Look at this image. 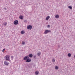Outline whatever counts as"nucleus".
I'll list each match as a JSON object with an SVG mask.
<instances>
[{
	"mask_svg": "<svg viewBox=\"0 0 75 75\" xmlns=\"http://www.w3.org/2000/svg\"><path fill=\"white\" fill-rule=\"evenodd\" d=\"M74 57L75 58V55H74Z\"/></svg>",
	"mask_w": 75,
	"mask_h": 75,
	"instance_id": "cd10ccee",
	"label": "nucleus"
},
{
	"mask_svg": "<svg viewBox=\"0 0 75 75\" xmlns=\"http://www.w3.org/2000/svg\"><path fill=\"white\" fill-rule=\"evenodd\" d=\"M35 74L36 75H38V74H39V72H38V71H36L35 72Z\"/></svg>",
	"mask_w": 75,
	"mask_h": 75,
	"instance_id": "ddd939ff",
	"label": "nucleus"
},
{
	"mask_svg": "<svg viewBox=\"0 0 75 75\" xmlns=\"http://www.w3.org/2000/svg\"><path fill=\"white\" fill-rule=\"evenodd\" d=\"M21 33L22 34H24V33H25V32H24V30H22V31H21Z\"/></svg>",
	"mask_w": 75,
	"mask_h": 75,
	"instance_id": "f8f14e48",
	"label": "nucleus"
},
{
	"mask_svg": "<svg viewBox=\"0 0 75 75\" xmlns=\"http://www.w3.org/2000/svg\"><path fill=\"white\" fill-rule=\"evenodd\" d=\"M68 8H70V9H71V10H72V6H69Z\"/></svg>",
	"mask_w": 75,
	"mask_h": 75,
	"instance_id": "2eb2a0df",
	"label": "nucleus"
},
{
	"mask_svg": "<svg viewBox=\"0 0 75 75\" xmlns=\"http://www.w3.org/2000/svg\"><path fill=\"white\" fill-rule=\"evenodd\" d=\"M4 65H6V66H7L9 64V63L7 62H6V61H5L4 62Z\"/></svg>",
	"mask_w": 75,
	"mask_h": 75,
	"instance_id": "0eeeda50",
	"label": "nucleus"
},
{
	"mask_svg": "<svg viewBox=\"0 0 75 75\" xmlns=\"http://www.w3.org/2000/svg\"><path fill=\"white\" fill-rule=\"evenodd\" d=\"M50 18V16H47L46 18V20H48V19L49 18Z\"/></svg>",
	"mask_w": 75,
	"mask_h": 75,
	"instance_id": "1a4fd4ad",
	"label": "nucleus"
},
{
	"mask_svg": "<svg viewBox=\"0 0 75 75\" xmlns=\"http://www.w3.org/2000/svg\"><path fill=\"white\" fill-rule=\"evenodd\" d=\"M68 57H71V53L68 54Z\"/></svg>",
	"mask_w": 75,
	"mask_h": 75,
	"instance_id": "4468645a",
	"label": "nucleus"
},
{
	"mask_svg": "<svg viewBox=\"0 0 75 75\" xmlns=\"http://www.w3.org/2000/svg\"><path fill=\"white\" fill-rule=\"evenodd\" d=\"M24 22L26 23V22H27V20H25Z\"/></svg>",
	"mask_w": 75,
	"mask_h": 75,
	"instance_id": "393cba45",
	"label": "nucleus"
},
{
	"mask_svg": "<svg viewBox=\"0 0 75 75\" xmlns=\"http://www.w3.org/2000/svg\"><path fill=\"white\" fill-rule=\"evenodd\" d=\"M5 58H6V61H10V56L8 55H6L5 56Z\"/></svg>",
	"mask_w": 75,
	"mask_h": 75,
	"instance_id": "f257e3e1",
	"label": "nucleus"
},
{
	"mask_svg": "<svg viewBox=\"0 0 75 75\" xmlns=\"http://www.w3.org/2000/svg\"><path fill=\"white\" fill-rule=\"evenodd\" d=\"M58 47H59H59H60V46L59 45L58 46Z\"/></svg>",
	"mask_w": 75,
	"mask_h": 75,
	"instance_id": "bb28decb",
	"label": "nucleus"
},
{
	"mask_svg": "<svg viewBox=\"0 0 75 75\" xmlns=\"http://www.w3.org/2000/svg\"><path fill=\"white\" fill-rule=\"evenodd\" d=\"M4 9H5V10H6V8H4Z\"/></svg>",
	"mask_w": 75,
	"mask_h": 75,
	"instance_id": "a878e982",
	"label": "nucleus"
},
{
	"mask_svg": "<svg viewBox=\"0 0 75 75\" xmlns=\"http://www.w3.org/2000/svg\"><path fill=\"white\" fill-rule=\"evenodd\" d=\"M33 56V55L32 54H29L28 55V57H30V58H32Z\"/></svg>",
	"mask_w": 75,
	"mask_h": 75,
	"instance_id": "6e6552de",
	"label": "nucleus"
},
{
	"mask_svg": "<svg viewBox=\"0 0 75 75\" xmlns=\"http://www.w3.org/2000/svg\"><path fill=\"white\" fill-rule=\"evenodd\" d=\"M59 17V16L58 15H56L55 16V18H58Z\"/></svg>",
	"mask_w": 75,
	"mask_h": 75,
	"instance_id": "9d476101",
	"label": "nucleus"
},
{
	"mask_svg": "<svg viewBox=\"0 0 75 75\" xmlns=\"http://www.w3.org/2000/svg\"><path fill=\"white\" fill-rule=\"evenodd\" d=\"M55 68L56 69H58V67L57 66H56Z\"/></svg>",
	"mask_w": 75,
	"mask_h": 75,
	"instance_id": "a211bd4d",
	"label": "nucleus"
},
{
	"mask_svg": "<svg viewBox=\"0 0 75 75\" xmlns=\"http://www.w3.org/2000/svg\"><path fill=\"white\" fill-rule=\"evenodd\" d=\"M51 31L50 30H46L45 31L44 33V34H47L48 33H51Z\"/></svg>",
	"mask_w": 75,
	"mask_h": 75,
	"instance_id": "f03ea898",
	"label": "nucleus"
},
{
	"mask_svg": "<svg viewBox=\"0 0 75 75\" xmlns=\"http://www.w3.org/2000/svg\"><path fill=\"white\" fill-rule=\"evenodd\" d=\"M31 61V59H30L28 58L26 61V62H30Z\"/></svg>",
	"mask_w": 75,
	"mask_h": 75,
	"instance_id": "423d86ee",
	"label": "nucleus"
},
{
	"mask_svg": "<svg viewBox=\"0 0 75 75\" xmlns=\"http://www.w3.org/2000/svg\"><path fill=\"white\" fill-rule=\"evenodd\" d=\"M19 18L21 19V20H22L23 18V16H19Z\"/></svg>",
	"mask_w": 75,
	"mask_h": 75,
	"instance_id": "9b49d317",
	"label": "nucleus"
},
{
	"mask_svg": "<svg viewBox=\"0 0 75 75\" xmlns=\"http://www.w3.org/2000/svg\"><path fill=\"white\" fill-rule=\"evenodd\" d=\"M51 27V26H50V25H47V27L48 28H49L50 27Z\"/></svg>",
	"mask_w": 75,
	"mask_h": 75,
	"instance_id": "4be33fe9",
	"label": "nucleus"
},
{
	"mask_svg": "<svg viewBox=\"0 0 75 75\" xmlns=\"http://www.w3.org/2000/svg\"><path fill=\"white\" fill-rule=\"evenodd\" d=\"M14 57L13 56H11V58H12V59H13V57Z\"/></svg>",
	"mask_w": 75,
	"mask_h": 75,
	"instance_id": "b1692460",
	"label": "nucleus"
},
{
	"mask_svg": "<svg viewBox=\"0 0 75 75\" xmlns=\"http://www.w3.org/2000/svg\"><path fill=\"white\" fill-rule=\"evenodd\" d=\"M7 22H5L4 23V25H5V26H6V25H7Z\"/></svg>",
	"mask_w": 75,
	"mask_h": 75,
	"instance_id": "dca6fc26",
	"label": "nucleus"
},
{
	"mask_svg": "<svg viewBox=\"0 0 75 75\" xmlns=\"http://www.w3.org/2000/svg\"><path fill=\"white\" fill-rule=\"evenodd\" d=\"M28 58H29V57L28 56H25L23 58V60H27Z\"/></svg>",
	"mask_w": 75,
	"mask_h": 75,
	"instance_id": "39448f33",
	"label": "nucleus"
},
{
	"mask_svg": "<svg viewBox=\"0 0 75 75\" xmlns=\"http://www.w3.org/2000/svg\"><path fill=\"white\" fill-rule=\"evenodd\" d=\"M38 56H40V55H41V52H39V53H38Z\"/></svg>",
	"mask_w": 75,
	"mask_h": 75,
	"instance_id": "f3484780",
	"label": "nucleus"
},
{
	"mask_svg": "<svg viewBox=\"0 0 75 75\" xmlns=\"http://www.w3.org/2000/svg\"><path fill=\"white\" fill-rule=\"evenodd\" d=\"M32 27H33V26L30 25H29L27 27V29H28V30H31V29H32Z\"/></svg>",
	"mask_w": 75,
	"mask_h": 75,
	"instance_id": "7ed1b4c3",
	"label": "nucleus"
},
{
	"mask_svg": "<svg viewBox=\"0 0 75 75\" xmlns=\"http://www.w3.org/2000/svg\"><path fill=\"white\" fill-rule=\"evenodd\" d=\"M52 61H53V62H55V59H53L52 60Z\"/></svg>",
	"mask_w": 75,
	"mask_h": 75,
	"instance_id": "6ab92c4d",
	"label": "nucleus"
},
{
	"mask_svg": "<svg viewBox=\"0 0 75 75\" xmlns=\"http://www.w3.org/2000/svg\"><path fill=\"white\" fill-rule=\"evenodd\" d=\"M5 51V49H4L2 50V52H4Z\"/></svg>",
	"mask_w": 75,
	"mask_h": 75,
	"instance_id": "5701e85b",
	"label": "nucleus"
},
{
	"mask_svg": "<svg viewBox=\"0 0 75 75\" xmlns=\"http://www.w3.org/2000/svg\"><path fill=\"white\" fill-rule=\"evenodd\" d=\"M33 57H34V58H36V56L34 55Z\"/></svg>",
	"mask_w": 75,
	"mask_h": 75,
	"instance_id": "412c9836",
	"label": "nucleus"
},
{
	"mask_svg": "<svg viewBox=\"0 0 75 75\" xmlns=\"http://www.w3.org/2000/svg\"><path fill=\"white\" fill-rule=\"evenodd\" d=\"M22 44H23V45H24V44H25V42L24 41H23L22 42Z\"/></svg>",
	"mask_w": 75,
	"mask_h": 75,
	"instance_id": "aec40b11",
	"label": "nucleus"
},
{
	"mask_svg": "<svg viewBox=\"0 0 75 75\" xmlns=\"http://www.w3.org/2000/svg\"><path fill=\"white\" fill-rule=\"evenodd\" d=\"M18 23V21L17 20H16L14 21L13 23V24L14 25H17Z\"/></svg>",
	"mask_w": 75,
	"mask_h": 75,
	"instance_id": "20e7f679",
	"label": "nucleus"
}]
</instances>
